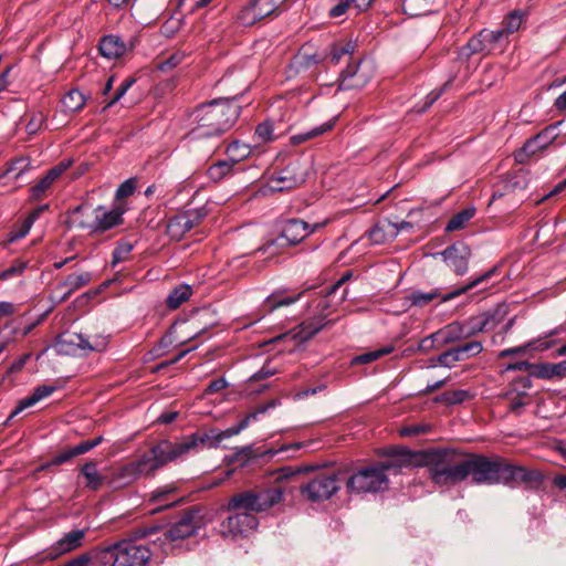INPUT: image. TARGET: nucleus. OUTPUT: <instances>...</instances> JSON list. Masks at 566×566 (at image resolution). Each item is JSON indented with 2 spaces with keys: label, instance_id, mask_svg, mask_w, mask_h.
<instances>
[{
  "label": "nucleus",
  "instance_id": "864d4df0",
  "mask_svg": "<svg viewBox=\"0 0 566 566\" xmlns=\"http://www.w3.org/2000/svg\"><path fill=\"white\" fill-rule=\"evenodd\" d=\"M506 31L502 28L500 30H482V38H486L488 44L491 45V51L506 36Z\"/></svg>",
  "mask_w": 566,
  "mask_h": 566
},
{
  "label": "nucleus",
  "instance_id": "dca6fc26",
  "mask_svg": "<svg viewBox=\"0 0 566 566\" xmlns=\"http://www.w3.org/2000/svg\"><path fill=\"white\" fill-rule=\"evenodd\" d=\"M386 454L388 459L377 465V469H381L384 474L386 471L399 474L405 469L422 465V452H412L406 448L394 447L390 448Z\"/></svg>",
  "mask_w": 566,
  "mask_h": 566
},
{
  "label": "nucleus",
  "instance_id": "72a5a7b5",
  "mask_svg": "<svg viewBox=\"0 0 566 566\" xmlns=\"http://www.w3.org/2000/svg\"><path fill=\"white\" fill-rule=\"evenodd\" d=\"M30 169V161L27 158H17L12 160L7 168L0 174V180L9 178L12 180H19L24 172Z\"/></svg>",
  "mask_w": 566,
  "mask_h": 566
},
{
  "label": "nucleus",
  "instance_id": "37998d69",
  "mask_svg": "<svg viewBox=\"0 0 566 566\" xmlns=\"http://www.w3.org/2000/svg\"><path fill=\"white\" fill-rule=\"evenodd\" d=\"M439 296L440 293L436 289L430 292L413 291L409 294L408 298L415 306H424Z\"/></svg>",
  "mask_w": 566,
  "mask_h": 566
},
{
  "label": "nucleus",
  "instance_id": "a878e982",
  "mask_svg": "<svg viewBox=\"0 0 566 566\" xmlns=\"http://www.w3.org/2000/svg\"><path fill=\"white\" fill-rule=\"evenodd\" d=\"M497 269H499L497 266H493L490 270H488L486 272H484L483 274L470 280L467 284L442 295L441 302L442 303L449 302V301L467 293L468 291L472 290L473 287H476L480 284L488 282L490 279H492L497 273Z\"/></svg>",
  "mask_w": 566,
  "mask_h": 566
},
{
  "label": "nucleus",
  "instance_id": "ea45409f",
  "mask_svg": "<svg viewBox=\"0 0 566 566\" xmlns=\"http://www.w3.org/2000/svg\"><path fill=\"white\" fill-rule=\"evenodd\" d=\"M302 294L303 292L294 296H280L276 294H271L265 298L264 305L269 311L272 312L279 307L289 306L296 303L301 298Z\"/></svg>",
  "mask_w": 566,
  "mask_h": 566
},
{
  "label": "nucleus",
  "instance_id": "423d86ee",
  "mask_svg": "<svg viewBox=\"0 0 566 566\" xmlns=\"http://www.w3.org/2000/svg\"><path fill=\"white\" fill-rule=\"evenodd\" d=\"M324 223H307L300 219H289L281 228V233L274 239L268 240L254 253L266 254L272 258L280 253L281 250L296 245L302 242L308 234L323 227Z\"/></svg>",
  "mask_w": 566,
  "mask_h": 566
},
{
  "label": "nucleus",
  "instance_id": "bb28decb",
  "mask_svg": "<svg viewBox=\"0 0 566 566\" xmlns=\"http://www.w3.org/2000/svg\"><path fill=\"white\" fill-rule=\"evenodd\" d=\"M434 337L441 347L465 339L460 322H452L434 332Z\"/></svg>",
  "mask_w": 566,
  "mask_h": 566
},
{
  "label": "nucleus",
  "instance_id": "6e6d98bb",
  "mask_svg": "<svg viewBox=\"0 0 566 566\" xmlns=\"http://www.w3.org/2000/svg\"><path fill=\"white\" fill-rule=\"evenodd\" d=\"M468 397V391L465 390H454L451 392H444L438 401L446 402L448 405H457L463 402Z\"/></svg>",
  "mask_w": 566,
  "mask_h": 566
},
{
  "label": "nucleus",
  "instance_id": "2eb2a0df",
  "mask_svg": "<svg viewBox=\"0 0 566 566\" xmlns=\"http://www.w3.org/2000/svg\"><path fill=\"white\" fill-rule=\"evenodd\" d=\"M496 458L490 459L481 454H464L465 480L471 476L475 484H496Z\"/></svg>",
  "mask_w": 566,
  "mask_h": 566
},
{
  "label": "nucleus",
  "instance_id": "8fccbe9b",
  "mask_svg": "<svg viewBox=\"0 0 566 566\" xmlns=\"http://www.w3.org/2000/svg\"><path fill=\"white\" fill-rule=\"evenodd\" d=\"M28 263L23 261H14L10 266L0 272V281H6L15 276H20L27 269Z\"/></svg>",
  "mask_w": 566,
  "mask_h": 566
},
{
  "label": "nucleus",
  "instance_id": "6ab92c4d",
  "mask_svg": "<svg viewBox=\"0 0 566 566\" xmlns=\"http://www.w3.org/2000/svg\"><path fill=\"white\" fill-rule=\"evenodd\" d=\"M471 254L470 247L463 242H455L441 252L444 262L457 275L468 272Z\"/></svg>",
  "mask_w": 566,
  "mask_h": 566
},
{
  "label": "nucleus",
  "instance_id": "79ce46f5",
  "mask_svg": "<svg viewBox=\"0 0 566 566\" xmlns=\"http://www.w3.org/2000/svg\"><path fill=\"white\" fill-rule=\"evenodd\" d=\"M251 153V149L248 145L240 143L238 140L231 143L227 147V154L229 156V159L238 164L242 159L247 158Z\"/></svg>",
  "mask_w": 566,
  "mask_h": 566
},
{
  "label": "nucleus",
  "instance_id": "e2e57ef3",
  "mask_svg": "<svg viewBox=\"0 0 566 566\" xmlns=\"http://www.w3.org/2000/svg\"><path fill=\"white\" fill-rule=\"evenodd\" d=\"M255 134L263 142L272 139V135H273V126H272V124L269 123V122H264V123L259 124L256 129H255Z\"/></svg>",
  "mask_w": 566,
  "mask_h": 566
},
{
  "label": "nucleus",
  "instance_id": "774afa93",
  "mask_svg": "<svg viewBox=\"0 0 566 566\" xmlns=\"http://www.w3.org/2000/svg\"><path fill=\"white\" fill-rule=\"evenodd\" d=\"M172 343H174V336H172V332L170 331L160 338L157 347H155L154 350L156 352V354L158 356H160L164 353L163 350L170 347L172 345Z\"/></svg>",
  "mask_w": 566,
  "mask_h": 566
},
{
  "label": "nucleus",
  "instance_id": "393cba45",
  "mask_svg": "<svg viewBox=\"0 0 566 566\" xmlns=\"http://www.w3.org/2000/svg\"><path fill=\"white\" fill-rule=\"evenodd\" d=\"M80 472L85 478V486L91 491H97L105 482L108 483L109 478L98 471L96 461L85 462Z\"/></svg>",
  "mask_w": 566,
  "mask_h": 566
},
{
  "label": "nucleus",
  "instance_id": "cd10ccee",
  "mask_svg": "<svg viewBox=\"0 0 566 566\" xmlns=\"http://www.w3.org/2000/svg\"><path fill=\"white\" fill-rule=\"evenodd\" d=\"M493 319V315L490 313H483L478 316H472L467 321L460 322L465 339L475 336L479 333L486 331L490 326V322Z\"/></svg>",
  "mask_w": 566,
  "mask_h": 566
},
{
  "label": "nucleus",
  "instance_id": "f3484780",
  "mask_svg": "<svg viewBox=\"0 0 566 566\" xmlns=\"http://www.w3.org/2000/svg\"><path fill=\"white\" fill-rule=\"evenodd\" d=\"M231 513L232 514L220 524V532L224 537L235 538L238 536H245L259 525V521L254 514L239 511H232Z\"/></svg>",
  "mask_w": 566,
  "mask_h": 566
},
{
  "label": "nucleus",
  "instance_id": "49530a36",
  "mask_svg": "<svg viewBox=\"0 0 566 566\" xmlns=\"http://www.w3.org/2000/svg\"><path fill=\"white\" fill-rule=\"evenodd\" d=\"M545 149L544 146H541L539 140L536 136L531 137L525 142L517 157L520 161H523V157H531L535 155L538 150Z\"/></svg>",
  "mask_w": 566,
  "mask_h": 566
},
{
  "label": "nucleus",
  "instance_id": "13d9d810",
  "mask_svg": "<svg viewBox=\"0 0 566 566\" xmlns=\"http://www.w3.org/2000/svg\"><path fill=\"white\" fill-rule=\"evenodd\" d=\"M535 343H536V340H530L523 345L503 349L500 352L499 357L504 358V357H509L512 355H522V354L526 353L527 349L535 348L534 347Z\"/></svg>",
  "mask_w": 566,
  "mask_h": 566
},
{
  "label": "nucleus",
  "instance_id": "39448f33",
  "mask_svg": "<svg viewBox=\"0 0 566 566\" xmlns=\"http://www.w3.org/2000/svg\"><path fill=\"white\" fill-rule=\"evenodd\" d=\"M153 556L150 548L135 539H124L98 553V559L111 566H146Z\"/></svg>",
  "mask_w": 566,
  "mask_h": 566
},
{
  "label": "nucleus",
  "instance_id": "473e14b6",
  "mask_svg": "<svg viewBox=\"0 0 566 566\" xmlns=\"http://www.w3.org/2000/svg\"><path fill=\"white\" fill-rule=\"evenodd\" d=\"M491 52V45L488 44L486 38H482V31L472 36L468 43L461 48L460 54L470 57L473 54Z\"/></svg>",
  "mask_w": 566,
  "mask_h": 566
},
{
  "label": "nucleus",
  "instance_id": "0e129e2a",
  "mask_svg": "<svg viewBox=\"0 0 566 566\" xmlns=\"http://www.w3.org/2000/svg\"><path fill=\"white\" fill-rule=\"evenodd\" d=\"M536 364L528 363L527 360L511 363L505 367L506 371H532L535 370Z\"/></svg>",
  "mask_w": 566,
  "mask_h": 566
},
{
  "label": "nucleus",
  "instance_id": "de8ad7c7",
  "mask_svg": "<svg viewBox=\"0 0 566 566\" xmlns=\"http://www.w3.org/2000/svg\"><path fill=\"white\" fill-rule=\"evenodd\" d=\"M133 248L134 245L130 242H119L112 253V264L115 266L126 260Z\"/></svg>",
  "mask_w": 566,
  "mask_h": 566
},
{
  "label": "nucleus",
  "instance_id": "4be33fe9",
  "mask_svg": "<svg viewBox=\"0 0 566 566\" xmlns=\"http://www.w3.org/2000/svg\"><path fill=\"white\" fill-rule=\"evenodd\" d=\"M86 535L85 530H73L63 535L54 543L49 552L51 558H56L63 554L72 552L83 545Z\"/></svg>",
  "mask_w": 566,
  "mask_h": 566
},
{
  "label": "nucleus",
  "instance_id": "f257e3e1",
  "mask_svg": "<svg viewBox=\"0 0 566 566\" xmlns=\"http://www.w3.org/2000/svg\"><path fill=\"white\" fill-rule=\"evenodd\" d=\"M240 115L235 98H217L203 103L191 113L195 126L188 133L190 140L219 137L228 132Z\"/></svg>",
  "mask_w": 566,
  "mask_h": 566
},
{
  "label": "nucleus",
  "instance_id": "f03ea898",
  "mask_svg": "<svg viewBox=\"0 0 566 566\" xmlns=\"http://www.w3.org/2000/svg\"><path fill=\"white\" fill-rule=\"evenodd\" d=\"M151 454H143L112 472L108 485L113 489L124 488L132 484L142 475H150L169 462L179 460L175 443L168 439L160 440L150 449Z\"/></svg>",
  "mask_w": 566,
  "mask_h": 566
},
{
  "label": "nucleus",
  "instance_id": "c9c22d12",
  "mask_svg": "<svg viewBox=\"0 0 566 566\" xmlns=\"http://www.w3.org/2000/svg\"><path fill=\"white\" fill-rule=\"evenodd\" d=\"M86 98L82 92L74 88L69 91L62 98V106L65 112L75 113L82 109L85 105Z\"/></svg>",
  "mask_w": 566,
  "mask_h": 566
},
{
  "label": "nucleus",
  "instance_id": "c03bdc74",
  "mask_svg": "<svg viewBox=\"0 0 566 566\" xmlns=\"http://www.w3.org/2000/svg\"><path fill=\"white\" fill-rule=\"evenodd\" d=\"M525 13L522 10L511 11L503 21V29L507 34L517 31L523 22Z\"/></svg>",
  "mask_w": 566,
  "mask_h": 566
},
{
  "label": "nucleus",
  "instance_id": "a18cd8bd",
  "mask_svg": "<svg viewBox=\"0 0 566 566\" xmlns=\"http://www.w3.org/2000/svg\"><path fill=\"white\" fill-rule=\"evenodd\" d=\"M562 124L563 120L557 122L555 124H551L536 135L537 139L541 143V146L547 148L558 137L557 128Z\"/></svg>",
  "mask_w": 566,
  "mask_h": 566
},
{
  "label": "nucleus",
  "instance_id": "b1692460",
  "mask_svg": "<svg viewBox=\"0 0 566 566\" xmlns=\"http://www.w3.org/2000/svg\"><path fill=\"white\" fill-rule=\"evenodd\" d=\"M57 388L55 386H49V385H41L34 388L32 394L28 396L27 398L22 399L19 405L13 409L11 412L9 420L18 416L20 412H22L24 409L34 406L42 399L49 397L52 395Z\"/></svg>",
  "mask_w": 566,
  "mask_h": 566
},
{
  "label": "nucleus",
  "instance_id": "09e8293b",
  "mask_svg": "<svg viewBox=\"0 0 566 566\" xmlns=\"http://www.w3.org/2000/svg\"><path fill=\"white\" fill-rule=\"evenodd\" d=\"M452 78L447 81L439 90L431 91L424 98L423 105L419 106L417 112L424 113L430 106L443 94V92L450 86Z\"/></svg>",
  "mask_w": 566,
  "mask_h": 566
},
{
  "label": "nucleus",
  "instance_id": "5fc2aeb1",
  "mask_svg": "<svg viewBox=\"0 0 566 566\" xmlns=\"http://www.w3.org/2000/svg\"><path fill=\"white\" fill-rule=\"evenodd\" d=\"M136 189V182L134 179H127L122 182L115 191V199L117 201L123 200L134 193Z\"/></svg>",
  "mask_w": 566,
  "mask_h": 566
},
{
  "label": "nucleus",
  "instance_id": "0eeeda50",
  "mask_svg": "<svg viewBox=\"0 0 566 566\" xmlns=\"http://www.w3.org/2000/svg\"><path fill=\"white\" fill-rule=\"evenodd\" d=\"M283 499V491L280 488L266 489L260 492L252 490L234 494L222 507L224 512H249L250 514L264 512L280 503Z\"/></svg>",
  "mask_w": 566,
  "mask_h": 566
},
{
  "label": "nucleus",
  "instance_id": "338daca9",
  "mask_svg": "<svg viewBox=\"0 0 566 566\" xmlns=\"http://www.w3.org/2000/svg\"><path fill=\"white\" fill-rule=\"evenodd\" d=\"M368 237L370 241L375 244H381L386 241V234L384 228L380 226H375L370 229Z\"/></svg>",
  "mask_w": 566,
  "mask_h": 566
},
{
  "label": "nucleus",
  "instance_id": "a211bd4d",
  "mask_svg": "<svg viewBox=\"0 0 566 566\" xmlns=\"http://www.w3.org/2000/svg\"><path fill=\"white\" fill-rule=\"evenodd\" d=\"M306 179V171L298 159L291 161L284 169L270 179L273 191H284L302 185Z\"/></svg>",
  "mask_w": 566,
  "mask_h": 566
},
{
  "label": "nucleus",
  "instance_id": "1a4fd4ad",
  "mask_svg": "<svg viewBox=\"0 0 566 566\" xmlns=\"http://www.w3.org/2000/svg\"><path fill=\"white\" fill-rule=\"evenodd\" d=\"M495 479L496 484H504L510 488H516L520 484L537 488L542 484L544 478L537 470L514 465L501 458H496Z\"/></svg>",
  "mask_w": 566,
  "mask_h": 566
},
{
  "label": "nucleus",
  "instance_id": "69168bd1",
  "mask_svg": "<svg viewBox=\"0 0 566 566\" xmlns=\"http://www.w3.org/2000/svg\"><path fill=\"white\" fill-rule=\"evenodd\" d=\"M275 373L276 370L274 368H272L269 364H264L260 370L255 371L250 377L249 380L252 382H256L259 380L273 376Z\"/></svg>",
  "mask_w": 566,
  "mask_h": 566
},
{
  "label": "nucleus",
  "instance_id": "c756f323",
  "mask_svg": "<svg viewBox=\"0 0 566 566\" xmlns=\"http://www.w3.org/2000/svg\"><path fill=\"white\" fill-rule=\"evenodd\" d=\"M192 229L189 218L184 212L170 218L167 223V232L174 239L182 238Z\"/></svg>",
  "mask_w": 566,
  "mask_h": 566
},
{
  "label": "nucleus",
  "instance_id": "3c124183",
  "mask_svg": "<svg viewBox=\"0 0 566 566\" xmlns=\"http://www.w3.org/2000/svg\"><path fill=\"white\" fill-rule=\"evenodd\" d=\"M458 347L460 349V353H462L461 356L463 360L474 357L483 350V345L479 340H471L463 345H459Z\"/></svg>",
  "mask_w": 566,
  "mask_h": 566
},
{
  "label": "nucleus",
  "instance_id": "7ed1b4c3",
  "mask_svg": "<svg viewBox=\"0 0 566 566\" xmlns=\"http://www.w3.org/2000/svg\"><path fill=\"white\" fill-rule=\"evenodd\" d=\"M421 458L434 484L449 486L465 480L464 454L453 449H432L423 451Z\"/></svg>",
  "mask_w": 566,
  "mask_h": 566
},
{
  "label": "nucleus",
  "instance_id": "6e6552de",
  "mask_svg": "<svg viewBox=\"0 0 566 566\" xmlns=\"http://www.w3.org/2000/svg\"><path fill=\"white\" fill-rule=\"evenodd\" d=\"M244 429L238 423L226 430L210 429L205 432H195L182 437L178 442H174L180 459L190 453H197L203 448H218L220 443L228 438L239 434Z\"/></svg>",
  "mask_w": 566,
  "mask_h": 566
},
{
  "label": "nucleus",
  "instance_id": "a19ab883",
  "mask_svg": "<svg viewBox=\"0 0 566 566\" xmlns=\"http://www.w3.org/2000/svg\"><path fill=\"white\" fill-rule=\"evenodd\" d=\"M57 175L52 169H49L46 174L35 184L32 189V198L39 199L44 192L53 185V182L57 179Z\"/></svg>",
  "mask_w": 566,
  "mask_h": 566
},
{
  "label": "nucleus",
  "instance_id": "c85d7f7f",
  "mask_svg": "<svg viewBox=\"0 0 566 566\" xmlns=\"http://www.w3.org/2000/svg\"><path fill=\"white\" fill-rule=\"evenodd\" d=\"M532 375L542 379H552L555 377L562 378L566 376V363L562 360L556 364L543 363L536 364L535 370Z\"/></svg>",
  "mask_w": 566,
  "mask_h": 566
},
{
  "label": "nucleus",
  "instance_id": "9d476101",
  "mask_svg": "<svg viewBox=\"0 0 566 566\" xmlns=\"http://www.w3.org/2000/svg\"><path fill=\"white\" fill-rule=\"evenodd\" d=\"M202 526V516L200 515V510L197 507H190L182 512V514L178 517V520L169 526L164 532L165 539L161 541V545H164L163 551L166 553L170 547H167V541L172 543L176 541H180L190 536H193L198 533V531Z\"/></svg>",
  "mask_w": 566,
  "mask_h": 566
},
{
  "label": "nucleus",
  "instance_id": "680f3d73",
  "mask_svg": "<svg viewBox=\"0 0 566 566\" xmlns=\"http://www.w3.org/2000/svg\"><path fill=\"white\" fill-rule=\"evenodd\" d=\"M184 213L187 216V218H189V221L193 228L198 226L207 216L205 208L189 209L184 211Z\"/></svg>",
  "mask_w": 566,
  "mask_h": 566
},
{
  "label": "nucleus",
  "instance_id": "bf43d9fd",
  "mask_svg": "<svg viewBox=\"0 0 566 566\" xmlns=\"http://www.w3.org/2000/svg\"><path fill=\"white\" fill-rule=\"evenodd\" d=\"M103 563L99 562L97 558L94 560L91 555L88 554H82L69 563L64 564L63 566H101Z\"/></svg>",
  "mask_w": 566,
  "mask_h": 566
},
{
  "label": "nucleus",
  "instance_id": "7c9ffc66",
  "mask_svg": "<svg viewBox=\"0 0 566 566\" xmlns=\"http://www.w3.org/2000/svg\"><path fill=\"white\" fill-rule=\"evenodd\" d=\"M192 287L188 284L176 286L167 296L166 305L169 310H177L182 303L189 300Z\"/></svg>",
  "mask_w": 566,
  "mask_h": 566
},
{
  "label": "nucleus",
  "instance_id": "2f4dec72",
  "mask_svg": "<svg viewBox=\"0 0 566 566\" xmlns=\"http://www.w3.org/2000/svg\"><path fill=\"white\" fill-rule=\"evenodd\" d=\"M335 122H336V118H333V119L325 122L321 125H317L308 130L295 134L291 137V142L293 145H300L306 140L315 138V137L328 132L329 129H332L333 126L335 125Z\"/></svg>",
  "mask_w": 566,
  "mask_h": 566
},
{
  "label": "nucleus",
  "instance_id": "ddd939ff",
  "mask_svg": "<svg viewBox=\"0 0 566 566\" xmlns=\"http://www.w3.org/2000/svg\"><path fill=\"white\" fill-rule=\"evenodd\" d=\"M342 481L338 475L319 473L300 486L303 497L311 502H322L331 499L340 490Z\"/></svg>",
  "mask_w": 566,
  "mask_h": 566
},
{
  "label": "nucleus",
  "instance_id": "58836bf2",
  "mask_svg": "<svg viewBox=\"0 0 566 566\" xmlns=\"http://www.w3.org/2000/svg\"><path fill=\"white\" fill-rule=\"evenodd\" d=\"M92 280V274L90 272H84L81 274H70L63 282L57 284V290H63L64 287H69L72 292L81 289L86 285Z\"/></svg>",
  "mask_w": 566,
  "mask_h": 566
},
{
  "label": "nucleus",
  "instance_id": "052dcab7",
  "mask_svg": "<svg viewBox=\"0 0 566 566\" xmlns=\"http://www.w3.org/2000/svg\"><path fill=\"white\" fill-rule=\"evenodd\" d=\"M442 348L438 345V338L434 337V333L426 336L419 342L418 349L424 354L429 353L432 349Z\"/></svg>",
  "mask_w": 566,
  "mask_h": 566
},
{
  "label": "nucleus",
  "instance_id": "f8f14e48",
  "mask_svg": "<svg viewBox=\"0 0 566 566\" xmlns=\"http://www.w3.org/2000/svg\"><path fill=\"white\" fill-rule=\"evenodd\" d=\"M350 493H376L388 486V478L377 467H366L353 474L347 481Z\"/></svg>",
  "mask_w": 566,
  "mask_h": 566
},
{
  "label": "nucleus",
  "instance_id": "4d7b16f0",
  "mask_svg": "<svg viewBox=\"0 0 566 566\" xmlns=\"http://www.w3.org/2000/svg\"><path fill=\"white\" fill-rule=\"evenodd\" d=\"M136 82L135 77H128L126 78L119 87L116 90L114 96L111 98V101L107 103L106 107H111L114 104H116L126 93L127 91L134 85Z\"/></svg>",
  "mask_w": 566,
  "mask_h": 566
},
{
  "label": "nucleus",
  "instance_id": "4c0bfd02",
  "mask_svg": "<svg viewBox=\"0 0 566 566\" xmlns=\"http://www.w3.org/2000/svg\"><path fill=\"white\" fill-rule=\"evenodd\" d=\"M357 49L356 41H348L345 44H333L329 59L333 64H338L344 56H352Z\"/></svg>",
  "mask_w": 566,
  "mask_h": 566
},
{
  "label": "nucleus",
  "instance_id": "5701e85b",
  "mask_svg": "<svg viewBox=\"0 0 566 566\" xmlns=\"http://www.w3.org/2000/svg\"><path fill=\"white\" fill-rule=\"evenodd\" d=\"M132 48V44H126L120 36L114 34L104 35L98 45L102 56L108 60L122 57Z\"/></svg>",
  "mask_w": 566,
  "mask_h": 566
},
{
  "label": "nucleus",
  "instance_id": "412c9836",
  "mask_svg": "<svg viewBox=\"0 0 566 566\" xmlns=\"http://www.w3.org/2000/svg\"><path fill=\"white\" fill-rule=\"evenodd\" d=\"M325 318H326V315H318L317 317H315L308 322H303L297 327L296 332L291 331L289 333L282 334V335L275 337L272 342H276V340L283 339V338L292 335V337L294 339H296L297 342L305 343V342L310 340L312 337H314L318 332H321L324 326H326L327 324L331 323V322H326Z\"/></svg>",
  "mask_w": 566,
  "mask_h": 566
},
{
  "label": "nucleus",
  "instance_id": "9b49d317",
  "mask_svg": "<svg viewBox=\"0 0 566 566\" xmlns=\"http://www.w3.org/2000/svg\"><path fill=\"white\" fill-rule=\"evenodd\" d=\"M376 72L375 62L364 57L348 63L339 74V90L363 88L374 77Z\"/></svg>",
  "mask_w": 566,
  "mask_h": 566
},
{
  "label": "nucleus",
  "instance_id": "aec40b11",
  "mask_svg": "<svg viewBox=\"0 0 566 566\" xmlns=\"http://www.w3.org/2000/svg\"><path fill=\"white\" fill-rule=\"evenodd\" d=\"M277 10L274 2H245L238 19L243 25H252Z\"/></svg>",
  "mask_w": 566,
  "mask_h": 566
},
{
  "label": "nucleus",
  "instance_id": "4468645a",
  "mask_svg": "<svg viewBox=\"0 0 566 566\" xmlns=\"http://www.w3.org/2000/svg\"><path fill=\"white\" fill-rule=\"evenodd\" d=\"M106 347L105 338L95 336L90 340L83 334L64 333L60 335L55 343V349L61 355L75 356L80 352H102Z\"/></svg>",
  "mask_w": 566,
  "mask_h": 566
},
{
  "label": "nucleus",
  "instance_id": "f704fd0d",
  "mask_svg": "<svg viewBox=\"0 0 566 566\" xmlns=\"http://www.w3.org/2000/svg\"><path fill=\"white\" fill-rule=\"evenodd\" d=\"M476 209L474 206H469L465 209L455 213L447 223L446 231L452 232L463 229L465 224L475 216Z\"/></svg>",
  "mask_w": 566,
  "mask_h": 566
},
{
  "label": "nucleus",
  "instance_id": "e433bc0d",
  "mask_svg": "<svg viewBox=\"0 0 566 566\" xmlns=\"http://www.w3.org/2000/svg\"><path fill=\"white\" fill-rule=\"evenodd\" d=\"M234 165L235 163L231 159L219 160L209 167L208 177L214 182L221 181L232 172Z\"/></svg>",
  "mask_w": 566,
  "mask_h": 566
},
{
  "label": "nucleus",
  "instance_id": "603ef678",
  "mask_svg": "<svg viewBox=\"0 0 566 566\" xmlns=\"http://www.w3.org/2000/svg\"><path fill=\"white\" fill-rule=\"evenodd\" d=\"M185 57H186V53L185 52H180V51L175 52L170 56L165 59L164 61L159 62L158 65H157V69L163 71V72L172 70L174 67L179 65Z\"/></svg>",
  "mask_w": 566,
  "mask_h": 566
},
{
  "label": "nucleus",
  "instance_id": "20e7f679",
  "mask_svg": "<svg viewBox=\"0 0 566 566\" xmlns=\"http://www.w3.org/2000/svg\"><path fill=\"white\" fill-rule=\"evenodd\" d=\"M90 210V205L82 203L67 211L66 227L69 229L77 228L82 230H90L91 232H104L123 222V214L125 209L117 205L113 209L107 210L104 206H97L92 210L93 221L78 219V213Z\"/></svg>",
  "mask_w": 566,
  "mask_h": 566
}]
</instances>
